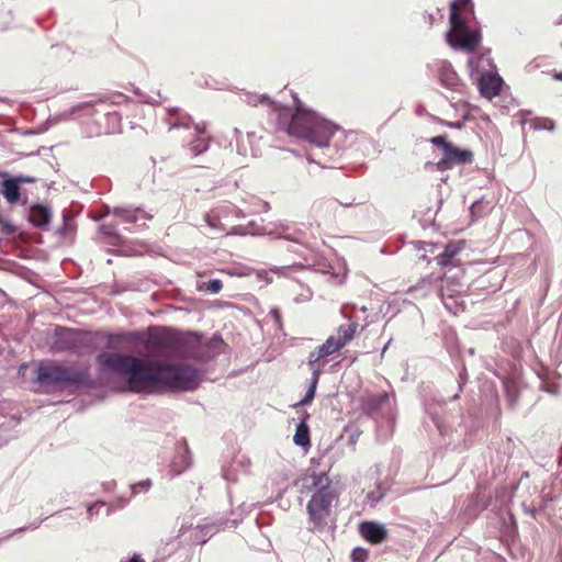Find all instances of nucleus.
<instances>
[{
  "label": "nucleus",
  "mask_w": 562,
  "mask_h": 562,
  "mask_svg": "<svg viewBox=\"0 0 562 562\" xmlns=\"http://www.w3.org/2000/svg\"><path fill=\"white\" fill-rule=\"evenodd\" d=\"M351 340V323L338 327L336 334L330 335L326 341L310 352L307 364L310 368H318L323 371L328 362V357L340 350Z\"/></svg>",
  "instance_id": "8"
},
{
  "label": "nucleus",
  "mask_w": 562,
  "mask_h": 562,
  "mask_svg": "<svg viewBox=\"0 0 562 562\" xmlns=\"http://www.w3.org/2000/svg\"><path fill=\"white\" fill-rule=\"evenodd\" d=\"M67 335H68V345L66 346V348L71 349L75 347V345L71 344L75 340V333L69 330V331H67Z\"/></svg>",
  "instance_id": "42"
},
{
  "label": "nucleus",
  "mask_w": 562,
  "mask_h": 562,
  "mask_svg": "<svg viewBox=\"0 0 562 562\" xmlns=\"http://www.w3.org/2000/svg\"><path fill=\"white\" fill-rule=\"evenodd\" d=\"M168 115L170 117L175 116V120L169 123V131L180 127L188 128L192 125L191 116L187 113H182L179 108L168 109Z\"/></svg>",
  "instance_id": "23"
},
{
  "label": "nucleus",
  "mask_w": 562,
  "mask_h": 562,
  "mask_svg": "<svg viewBox=\"0 0 562 562\" xmlns=\"http://www.w3.org/2000/svg\"><path fill=\"white\" fill-rule=\"evenodd\" d=\"M1 183V193L11 205L16 204L21 200V186L13 177H3Z\"/></svg>",
  "instance_id": "17"
},
{
  "label": "nucleus",
  "mask_w": 562,
  "mask_h": 562,
  "mask_svg": "<svg viewBox=\"0 0 562 562\" xmlns=\"http://www.w3.org/2000/svg\"><path fill=\"white\" fill-rule=\"evenodd\" d=\"M470 5L471 0H453L450 3L451 30L448 34V42L456 48L472 53L481 43V33L477 30H471L462 15V11H467Z\"/></svg>",
  "instance_id": "6"
},
{
  "label": "nucleus",
  "mask_w": 562,
  "mask_h": 562,
  "mask_svg": "<svg viewBox=\"0 0 562 562\" xmlns=\"http://www.w3.org/2000/svg\"><path fill=\"white\" fill-rule=\"evenodd\" d=\"M102 486H103L104 491L112 492L116 486V482L114 480H111V481L104 482L102 484Z\"/></svg>",
  "instance_id": "40"
},
{
  "label": "nucleus",
  "mask_w": 562,
  "mask_h": 562,
  "mask_svg": "<svg viewBox=\"0 0 562 562\" xmlns=\"http://www.w3.org/2000/svg\"><path fill=\"white\" fill-rule=\"evenodd\" d=\"M0 226H1L2 231L8 234H11L14 232V226L10 222L3 220L1 216H0Z\"/></svg>",
  "instance_id": "36"
},
{
  "label": "nucleus",
  "mask_w": 562,
  "mask_h": 562,
  "mask_svg": "<svg viewBox=\"0 0 562 562\" xmlns=\"http://www.w3.org/2000/svg\"><path fill=\"white\" fill-rule=\"evenodd\" d=\"M247 103L251 104V105H258L260 103H268L270 104V99L268 95L266 94H254V95H249L248 99H247Z\"/></svg>",
  "instance_id": "32"
},
{
  "label": "nucleus",
  "mask_w": 562,
  "mask_h": 562,
  "mask_svg": "<svg viewBox=\"0 0 562 562\" xmlns=\"http://www.w3.org/2000/svg\"><path fill=\"white\" fill-rule=\"evenodd\" d=\"M52 220V210L43 204H34L31 206L29 221L36 227H44Z\"/></svg>",
  "instance_id": "18"
},
{
  "label": "nucleus",
  "mask_w": 562,
  "mask_h": 562,
  "mask_svg": "<svg viewBox=\"0 0 562 562\" xmlns=\"http://www.w3.org/2000/svg\"><path fill=\"white\" fill-rule=\"evenodd\" d=\"M128 501H130V497H125V496L121 495V496H117L114 502H115L116 507L122 508L128 503Z\"/></svg>",
  "instance_id": "39"
},
{
  "label": "nucleus",
  "mask_w": 562,
  "mask_h": 562,
  "mask_svg": "<svg viewBox=\"0 0 562 562\" xmlns=\"http://www.w3.org/2000/svg\"><path fill=\"white\" fill-rule=\"evenodd\" d=\"M443 74L440 75L441 81L445 83V86L448 87H456L458 82V77L454 70L451 69V67H443Z\"/></svg>",
  "instance_id": "28"
},
{
  "label": "nucleus",
  "mask_w": 562,
  "mask_h": 562,
  "mask_svg": "<svg viewBox=\"0 0 562 562\" xmlns=\"http://www.w3.org/2000/svg\"><path fill=\"white\" fill-rule=\"evenodd\" d=\"M167 546H170L172 550L176 548V543L175 542L168 543Z\"/></svg>",
  "instance_id": "45"
},
{
  "label": "nucleus",
  "mask_w": 562,
  "mask_h": 562,
  "mask_svg": "<svg viewBox=\"0 0 562 562\" xmlns=\"http://www.w3.org/2000/svg\"><path fill=\"white\" fill-rule=\"evenodd\" d=\"M366 558V552L362 549L353 548V561H362Z\"/></svg>",
  "instance_id": "38"
},
{
  "label": "nucleus",
  "mask_w": 562,
  "mask_h": 562,
  "mask_svg": "<svg viewBox=\"0 0 562 562\" xmlns=\"http://www.w3.org/2000/svg\"><path fill=\"white\" fill-rule=\"evenodd\" d=\"M236 520L229 519H204L202 524L196 526L182 525L178 532L180 543L190 542V547L193 546L192 553L189 555V550L184 544L178 546L176 549L177 560H192L194 558V551L199 546L204 544L210 538H212L220 530L235 527Z\"/></svg>",
  "instance_id": "5"
},
{
  "label": "nucleus",
  "mask_w": 562,
  "mask_h": 562,
  "mask_svg": "<svg viewBox=\"0 0 562 562\" xmlns=\"http://www.w3.org/2000/svg\"><path fill=\"white\" fill-rule=\"evenodd\" d=\"M35 381L42 385L91 386L89 367H67L61 364H40Z\"/></svg>",
  "instance_id": "7"
},
{
  "label": "nucleus",
  "mask_w": 562,
  "mask_h": 562,
  "mask_svg": "<svg viewBox=\"0 0 562 562\" xmlns=\"http://www.w3.org/2000/svg\"><path fill=\"white\" fill-rule=\"evenodd\" d=\"M269 314L272 317V319L274 321L277 327L279 329H282V321H281V313H280V311L278 308H271Z\"/></svg>",
  "instance_id": "35"
},
{
  "label": "nucleus",
  "mask_w": 562,
  "mask_h": 562,
  "mask_svg": "<svg viewBox=\"0 0 562 562\" xmlns=\"http://www.w3.org/2000/svg\"><path fill=\"white\" fill-rule=\"evenodd\" d=\"M13 178L18 181V183L20 186L23 184V183H32V182L35 181V178L29 177V176H22V175L14 176Z\"/></svg>",
  "instance_id": "37"
},
{
  "label": "nucleus",
  "mask_w": 562,
  "mask_h": 562,
  "mask_svg": "<svg viewBox=\"0 0 562 562\" xmlns=\"http://www.w3.org/2000/svg\"><path fill=\"white\" fill-rule=\"evenodd\" d=\"M110 213L117 217L121 223L137 224L138 226H144L146 221H150L153 218V214L146 212L142 207L116 206L113 207Z\"/></svg>",
  "instance_id": "11"
},
{
  "label": "nucleus",
  "mask_w": 562,
  "mask_h": 562,
  "mask_svg": "<svg viewBox=\"0 0 562 562\" xmlns=\"http://www.w3.org/2000/svg\"><path fill=\"white\" fill-rule=\"evenodd\" d=\"M307 161H308V162H313V161H315V160H314L311 156H308V157H307Z\"/></svg>",
  "instance_id": "47"
},
{
  "label": "nucleus",
  "mask_w": 562,
  "mask_h": 562,
  "mask_svg": "<svg viewBox=\"0 0 562 562\" xmlns=\"http://www.w3.org/2000/svg\"><path fill=\"white\" fill-rule=\"evenodd\" d=\"M95 363L102 373L115 374L126 381L128 389L142 392L148 386H159L172 392H190L200 385L199 371L188 364L165 363L133 355L101 352Z\"/></svg>",
  "instance_id": "1"
},
{
  "label": "nucleus",
  "mask_w": 562,
  "mask_h": 562,
  "mask_svg": "<svg viewBox=\"0 0 562 562\" xmlns=\"http://www.w3.org/2000/svg\"><path fill=\"white\" fill-rule=\"evenodd\" d=\"M311 493V499L306 509L310 522L314 530H323L331 516L333 508L337 505L339 490L326 472H312L304 480L302 492Z\"/></svg>",
  "instance_id": "3"
},
{
  "label": "nucleus",
  "mask_w": 562,
  "mask_h": 562,
  "mask_svg": "<svg viewBox=\"0 0 562 562\" xmlns=\"http://www.w3.org/2000/svg\"><path fill=\"white\" fill-rule=\"evenodd\" d=\"M392 407V395L387 392L375 393L361 397V408L368 415Z\"/></svg>",
  "instance_id": "12"
},
{
  "label": "nucleus",
  "mask_w": 562,
  "mask_h": 562,
  "mask_svg": "<svg viewBox=\"0 0 562 562\" xmlns=\"http://www.w3.org/2000/svg\"><path fill=\"white\" fill-rule=\"evenodd\" d=\"M359 533L369 542H383L387 537L385 526L375 521H364L359 525Z\"/></svg>",
  "instance_id": "15"
},
{
  "label": "nucleus",
  "mask_w": 562,
  "mask_h": 562,
  "mask_svg": "<svg viewBox=\"0 0 562 562\" xmlns=\"http://www.w3.org/2000/svg\"><path fill=\"white\" fill-rule=\"evenodd\" d=\"M203 221L204 224L200 227L203 229L204 234L210 235L211 237L240 234V231L237 227H227V223L220 218L215 209L206 213Z\"/></svg>",
  "instance_id": "10"
},
{
  "label": "nucleus",
  "mask_w": 562,
  "mask_h": 562,
  "mask_svg": "<svg viewBox=\"0 0 562 562\" xmlns=\"http://www.w3.org/2000/svg\"><path fill=\"white\" fill-rule=\"evenodd\" d=\"M276 110L278 130L307 142L312 147L330 149V139L339 132L338 125L303 106H297L294 112L289 108Z\"/></svg>",
  "instance_id": "2"
},
{
  "label": "nucleus",
  "mask_w": 562,
  "mask_h": 562,
  "mask_svg": "<svg viewBox=\"0 0 562 562\" xmlns=\"http://www.w3.org/2000/svg\"><path fill=\"white\" fill-rule=\"evenodd\" d=\"M64 221H65V222H64V227L66 228V227H67V225H68L66 216L64 217Z\"/></svg>",
  "instance_id": "46"
},
{
  "label": "nucleus",
  "mask_w": 562,
  "mask_h": 562,
  "mask_svg": "<svg viewBox=\"0 0 562 562\" xmlns=\"http://www.w3.org/2000/svg\"><path fill=\"white\" fill-rule=\"evenodd\" d=\"M41 522L42 521H36V522L30 524L29 526L20 527L18 529H15L13 532L7 535L5 537H2L1 539H9L12 536H14L16 533H20V532H23V531H26V530H35V529H37L40 527Z\"/></svg>",
  "instance_id": "33"
},
{
  "label": "nucleus",
  "mask_w": 562,
  "mask_h": 562,
  "mask_svg": "<svg viewBox=\"0 0 562 562\" xmlns=\"http://www.w3.org/2000/svg\"><path fill=\"white\" fill-rule=\"evenodd\" d=\"M430 142L442 150V156L436 164V168L439 171L451 170L456 165L472 164L474 160L471 149L457 147L446 136H435L430 138Z\"/></svg>",
  "instance_id": "9"
},
{
  "label": "nucleus",
  "mask_w": 562,
  "mask_h": 562,
  "mask_svg": "<svg viewBox=\"0 0 562 562\" xmlns=\"http://www.w3.org/2000/svg\"><path fill=\"white\" fill-rule=\"evenodd\" d=\"M533 125L537 130H549L553 131L555 127V122L552 119L543 117L533 120Z\"/></svg>",
  "instance_id": "29"
},
{
  "label": "nucleus",
  "mask_w": 562,
  "mask_h": 562,
  "mask_svg": "<svg viewBox=\"0 0 562 562\" xmlns=\"http://www.w3.org/2000/svg\"><path fill=\"white\" fill-rule=\"evenodd\" d=\"M125 562H144L139 553H133Z\"/></svg>",
  "instance_id": "41"
},
{
  "label": "nucleus",
  "mask_w": 562,
  "mask_h": 562,
  "mask_svg": "<svg viewBox=\"0 0 562 562\" xmlns=\"http://www.w3.org/2000/svg\"><path fill=\"white\" fill-rule=\"evenodd\" d=\"M105 505V502L104 501H97L94 503H91V504H88L87 505V515H88V520L89 521H92L93 520V517L97 516L99 514V509Z\"/></svg>",
  "instance_id": "30"
},
{
  "label": "nucleus",
  "mask_w": 562,
  "mask_h": 562,
  "mask_svg": "<svg viewBox=\"0 0 562 562\" xmlns=\"http://www.w3.org/2000/svg\"><path fill=\"white\" fill-rule=\"evenodd\" d=\"M293 441L297 447H307L311 443L310 429L304 420L296 425L295 435Z\"/></svg>",
  "instance_id": "24"
},
{
  "label": "nucleus",
  "mask_w": 562,
  "mask_h": 562,
  "mask_svg": "<svg viewBox=\"0 0 562 562\" xmlns=\"http://www.w3.org/2000/svg\"><path fill=\"white\" fill-rule=\"evenodd\" d=\"M100 232L102 235L108 236V237H114V238L119 237L116 227H115V225H112V224L102 225L100 227Z\"/></svg>",
  "instance_id": "34"
},
{
  "label": "nucleus",
  "mask_w": 562,
  "mask_h": 562,
  "mask_svg": "<svg viewBox=\"0 0 562 562\" xmlns=\"http://www.w3.org/2000/svg\"><path fill=\"white\" fill-rule=\"evenodd\" d=\"M554 79L562 80V71H557L554 75H552Z\"/></svg>",
  "instance_id": "43"
},
{
  "label": "nucleus",
  "mask_w": 562,
  "mask_h": 562,
  "mask_svg": "<svg viewBox=\"0 0 562 562\" xmlns=\"http://www.w3.org/2000/svg\"><path fill=\"white\" fill-rule=\"evenodd\" d=\"M504 83V79L499 77L497 74H483L479 78V91L483 97L492 98L497 97L499 94L502 87Z\"/></svg>",
  "instance_id": "14"
},
{
  "label": "nucleus",
  "mask_w": 562,
  "mask_h": 562,
  "mask_svg": "<svg viewBox=\"0 0 562 562\" xmlns=\"http://www.w3.org/2000/svg\"><path fill=\"white\" fill-rule=\"evenodd\" d=\"M4 176H7V173H5V172H1V171H0V178H1V177H4Z\"/></svg>",
  "instance_id": "48"
},
{
  "label": "nucleus",
  "mask_w": 562,
  "mask_h": 562,
  "mask_svg": "<svg viewBox=\"0 0 562 562\" xmlns=\"http://www.w3.org/2000/svg\"><path fill=\"white\" fill-rule=\"evenodd\" d=\"M222 288L223 283L220 279H212L199 285V290L209 292L211 294H217Z\"/></svg>",
  "instance_id": "26"
},
{
  "label": "nucleus",
  "mask_w": 562,
  "mask_h": 562,
  "mask_svg": "<svg viewBox=\"0 0 562 562\" xmlns=\"http://www.w3.org/2000/svg\"><path fill=\"white\" fill-rule=\"evenodd\" d=\"M150 342L154 347L161 350L173 349V339L170 335L162 334L150 338Z\"/></svg>",
  "instance_id": "25"
},
{
  "label": "nucleus",
  "mask_w": 562,
  "mask_h": 562,
  "mask_svg": "<svg viewBox=\"0 0 562 562\" xmlns=\"http://www.w3.org/2000/svg\"><path fill=\"white\" fill-rule=\"evenodd\" d=\"M215 210L220 218L227 223V227H236L235 225H233L234 220L246 216L243 210L238 209L232 203L221 205Z\"/></svg>",
  "instance_id": "20"
},
{
  "label": "nucleus",
  "mask_w": 562,
  "mask_h": 562,
  "mask_svg": "<svg viewBox=\"0 0 562 562\" xmlns=\"http://www.w3.org/2000/svg\"><path fill=\"white\" fill-rule=\"evenodd\" d=\"M194 139L189 145V150L193 156H200L205 153L210 147V136L205 133V125L194 124Z\"/></svg>",
  "instance_id": "16"
},
{
  "label": "nucleus",
  "mask_w": 562,
  "mask_h": 562,
  "mask_svg": "<svg viewBox=\"0 0 562 562\" xmlns=\"http://www.w3.org/2000/svg\"><path fill=\"white\" fill-rule=\"evenodd\" d=\"M122 93H113L106 98L86 102L80 105L82 115L91 120L87 121L90 136L109 135L121 131V114L116 106L126 102Z\"/></svg>",
  "instance_id": "4"
},
{
  "label": "nucleus",
  "mask_w": 562,
  "mask_h": 562,
  "mask_svg": "<svg viewBox=\"0 0 562 562\" xmlns=\"http://www.w3.org/2000/svg\"><path fill=\"white\" fill-rule=\"evenodd\" d=\"M151 486L150 480H144L136 484L131 485V495L136 494L138 491L147 492Z\"/></svg>",
  "instance_id": "31"
},
{
  "label": "nucleus",
  "mask_w": 562,
  "mask_h": 562,
  "mask_svg": "<svg viewBox=\"0 0 562 562\" xmlns=\"http://www.w3.org/2000/svg\"><path fill=\"white\" fill-rule=\"evenodd\" d=\"M310 370L312 372V376H311V380H310L308 389H307L305 395L303 396V398L295 406L308 405V404L312 403V401H313V398L315 396V392H316V387H317V384H318V381H319V376H321L323 371H321L318 368H310Z\"/></svg>",
  "instance_id": "22"
},
{
  "label": "nucleus",
  "mask_w": 562,
  "mask_h": 562,
  "mask_svg": "<svg viewBox=\"0 0 562 562\" xmlns=\"http://www.w3.org/2000/svg\"><path fill=\"white\" fill-rule=\"evenodd\" d=\"M278 237L294 241L301 246L308 245L307 234L302 229L291 228L290 226L282 227L281 231L278 233Z\"/></svg>",
  "instance_id": "21"
},
{
  "label": "nucleus",
  "mask_w": 562,
  "mask_h": 562,
  "mask_svg": "<svg viewBox=\"0 0 562 562\" xmlns=\"http://www.w3.org/2000/svg\"><path fill=\"white\" fill-rule=\"evenodd\" d=\"M113 513V507L110 506L108 509H106V515L110 516L111 514Z\"/></svg>",
  "instance_id": "44"
},
{
  "label": "nucleus",
  "mask_w": 562,
  "mask_h": 562,
  "mask_svg": "<svg viewBox=\"0 0 562 562\" xmlns=\"http://www.w3.org/2000/svg\"><path fill=\"white\" fill-rule=\"evenodd\" d=\"M465 245V240L449 241L448 245H446L445 250L436 257L438 265L441 267H448V265H451L453 257L461 252Z\"/></svg>",
  "instance_id": "19"
},
{
  "label": "nucleus",
  "mask_w": 562,
  "mask_h": 562,
  "mask_svg": "<svg viewBox=\"0 0 562 562\" xmlns=\"http://www.w3.org/2000/svg\"><path fill=\"white\" fill-rule=\"evenodd\" d=\"M192 463L190 451L186 439L177 442V452L170 463V472L172 475H179L190 468Z\"/></svg>",
  "instance_id": "13"
},
{
  "label": "nucleus",
  "mask_w": 562,
  "mask_h": 562,
  "mask_svg": "<svg viewBox=\"0 0 562 562\" xmlns=\"http://www.w3.org/2000/svg\"><path fill=\"white\" fill-rule=\"evenodd\" d=\"M243 460H235L228 468H225L223 470V477L228 482H236L237 481V472L236 468L239 465H243Z\"/></svg>",
  "instance_id": "27"
}]
</instances>
